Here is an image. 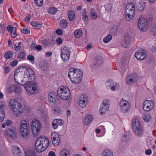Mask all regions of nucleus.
I'll return each mask as SVG.
<instances>
[{
	"label": "nucleus",
	"mask_w": 156,
	"mask_h": 156,
	"mask_svg": "<svg viewBox=\"0 0 156 156\" xmlns=\"http://www.w3.org/2000/svg\"><path fill=\"white\" fill-rule=\"evenodd\" d=\"M39 140H36L35 143L36 150L37 152H41L44 151L45 149L44 147H42V145L39 144Z\"/></svg>",
	"instance_id": "nucleus-21"
},
{
	"label": "nucleus",
	"mask_w": 156,
	"mask_h": 156,
	"mask_svg": "<svg viewBox=\"0 0 156 156\" xmlns=\"http://www.w3.org/2000/svg\"><path fill=\"white\" fill-rule=\"evenodd\" d=\"M154 105V103L151 101L146 100L143 104L144 110L146 112L149 111L153 108Z\"/></svg>",
	"instance_id": "nucleus-12"
},
{
	"label": "nucleus",
	"mask_w": 156,
	"mask_h": 156,
	"mask_svg": "<svg viewBox=\"0 0 156 156\" xmlns=\"http://www.w3.org/2000/svg\"><path fill=\"white\" fill-rule=\"evenodd\" d=\"M6 133L9 137L12 138H15L17 135V132L15 129H7L6 131Z\"/></svg>",
	"instance_id": "nucleus-18"
},
{
	"label": "nucleus",
	"mask_w": 156,
	"mask_h": 156,
	"mask_svg": "<svg viewBox=\"0 0 156 156\" xmlns=\"http://www.w3.org/2000/svg\"><path fill=\"white\" fill-rule=\"evenodd\" d=\"M71 51L70 49L68 47L63 46L62 48L61 56L64 62L67 61L69 58Z\"/></svg>",
	"instance_id": "nucleus-6"
},
{
	"label": "nucleus",
	"mask_w": 156,
	"mask_h": 156,
	"mask_svg": "<svg viewBox=\"0 0 156 156\" xmlns=\"http://www.w3.org/2000/svg\"><path fill=\"white\" fill-rule=\"evenodd\" d=\"M29 129H20V135L25 139H27L29 137Z\"/></svg>",
	"instance_id": "nucleus-24"
},
{
	"label": "nucleus",
	"mask_w": 156,
	"mask_h": 156,
	"mask_svg": "<svg viewBox=\"0 0 156 156\" xmlns=\"http://www.w3.org/2000/svg\"><path fill=\"white\" fill-rule=\"evenodd\" d=\"M107 85L108 86L111 87V90H114L115 89H118L119 85L117 83L113 81H109L107 83Z\"/></svg>",
	"instance_id": "nucleus-23"
},
{
	"label": "nucleus",
	"mask_w": 156,
	"mask_h": 156,
	"mask_svg": "<svg viewBox=\"0 0 156 156\" xmlns=\"http://www.w3.org/2000/svg\"><path fill=\"white\" fill-rule=\"evenodd\" d=\"M118 105L120 111L124 113L128 112L130 109L129 102L123 99L120 101Z\"/></svg>",
	"instance_id": "nucleus-9"
},
{
	"label": "nucleus",
	"mask_w": 156,
	"mask_h": 156,
	"mask_svg": "<svg viewBox=\"0 0 156 156\" xmlns=\"http://www.w3.org/2000/svg\"><path fill=\"white\" fill-rule=\"evenodd\" d=\"M30 24L32 26L36 29L40 28L42 27L41 24L37 23L34 21L31 22Z\"/></svg>",
	"instance_id": "nucleus-39"
},
{
	"label": "nucleus",
	"mask_w": 156,
	"mask_h": 156,
	"mask_svg": "<svg viewBox=\"0 0 156 156\" xmlns=\"http://www.w3.org/2000/svg\"><path fill=\"white\" fill-rule=\"evenodd\" d=\"M133 123H135V124H140V123L139 121V120L136 118H135L134 119H133V120L132 124H133Z\"/></svg>",
	"instance_id": "nucleus-56"
},
{
	"label": "nucleus",
	"mask_w": 156,
	"mask_h": 156,
	"mask_svg": "<svg viewBox=\"0 0 156 156\" xmlns=\"http://www.w3.org/2000/svg\"><path fill=\"white\" fill-rule=\"evenodd\" d=\"M152 31L154 32V35L156 36V23L154 24L153 27Z\"/></svg>",
	"instance_id": "nucleus-61"
},
{
	"label": "nucleus",
	"mask_w": 156,
	"mask_h": 156,
	"mask_svg": "<svg viewBox=\"0 0 156 156\" xmlns=\"http://www.w3.org/2000/svg\"><path fill=\"white\" fill-rule=\"evenodd\" d=\"M94 65H100L103 62V58L101 56H98L94 59Z\"/></svg>",
	"instance_id": "nucleus-29"
},
{
	"label": "nucleus",
	"mask_w": 156,
	"mask_h": 156,
	"mask_svg": "<svg viewBox=\"0 0 156 156\" xmlns=\"http://www.w3.org/2000/svg\"><path fill=\"white\" fill-rule=\"evenodd\" d=\"M60 26L62 28L66 29L68 26V22L66 20L63 19L60 22Z\"/></svg>",
	"instance_id": "nucleus-30"
},
{
	"label": "nucleus",
	"mask_w": 156,
	"mask_h": 156,
	"mask_svg": "<svg viewBox=\"0 0 156 156\" xmlns=\"http://www.w3.org/2000/svg\"><path fill=\"white\" fill-rule=\"evenodd\" d=\"M12 150L13 153L14 155H17L20 153V148L16 146H13L12 147Z\"/></svg>",
	"instance_id": "nucleus-36"
},
{
	"label": "nucleus",
	"mask_w": 156,
	"mask_h": 156,
	"mask_svg": "<svg viewBox=\"0 0 156 156\" xmlns=\"http://www.w3.org/2000/svg\"><path fill=\"white\" fill-rule=\"evenodd\" d=\"M121 67L119 69L121 73H124L128 67V61L126 59H123L121 62Z\"/></svg>",
	"instance_id": "nucleus-17"
},
{
	"label": "nucleus",
	"mask_w": 156,
	"mask_h": 156,
	"mask_svg": "<svg viewBox=\"0 0 156 156\" xmlns=\"http://www.w3.org/2000/svg\"><path fill=\"white\" fill-rule=\"evenodd\" d=\"M31 127L33 134L34 136H37L41 128L40 123L38 120H34L32 122Z\"/></svg>",
	"instance_id": "nucleus-7"
},
{
	"label": "nucleus",
	"mask_w": 156,
	"mask_h": 156,
	"mask_svg": "<svg viewBox=\"0 0 156 156\" xmlns=\"http://www.w3.org/2000/svg\"><path fill=\"white\" fill-rule=\"evenodd\" d=\"M142 17H140L138 20V26L139 29L141 31H144L147 28V23L145 20H142Z\"/></svg>",
	"instance_id": "nucleus-13"
},
{
	"label": "nucleus",
	"mask_w": 156,
	"mask_h": 156,
	"mask_svg": "<svg viewBox=\"0 0 156 156\" xmlns=\"http://www.w3.org/2000/svg\"><path fill=\"white\" fill-rule=\"evenodd\" d=\"M112 35L109 34L103 39V41L105 43H107L110 41L112 39Z\"/></svg>",
	"instance_id": "nucleus-40"
},
{
	"label": "nucleus",
	"mask_w": 156,
	"mask_h": 156,
	"mask_svg": "<svg viewBox=\"0 0 156 156\" xmlns=\"http://www.w3.org/2000/svg\"><path fill=\"white\" fill-rule=\"evenodd\" d=\"M15 89L14 91H15L16 93H19L20 91V88L19 87H17L16 86H15Z\"/></svg>",
	"instance_id": "nucleus-53"
},
{
	"label": "nucleus",
	"mask_w": 156,
	"mask_h": 156,
	"mask_svg": "<svg viewBox=\"0 0 156 156\" xmlns=\"http://www.w3.org/2000/svg\"><path fill=\"white\" fill-rule=\"evenodd\" d=\"M61 156H70L69 151L66 149H62L60 152Z\"/></svg>",
	"instance_id": "nucleus-31"
},
{
	"label": "nucleus",
	"mask_w": 156,
	"mask_h": 156,
	"mask_svg": "<svg viewBox=\"0 0 156 156\" xmlns=\"http://www.w3.org/2000/svg\"><path fill=\"white\" fill-rule=\"evenodd\" d=\"M78 100L79 105L82 108L85 107L87 104L88 99L86 95H80Z\"/></svg>",
	"instance_id": "nucleus-10"
},
{
	"label": "nucleus",
	"mask_w": 156,
	"mask_h": 156,
	"mask_svg": "<svg viewBox=\"0 0 156 156\" xmlns=\"http://www.w3.org/2000/svg\"><path fill=\"white\" fill-rule=\"evenodd\" d=\"M63 124L62 120L60 119H54L52 123V126L53 129H57L58 125L62 126Z\"/></svg>",
	"instance_id": "nucleus-20"
},
{
	"label": "nucleus",
	"mask_w": 156,
	"mask_h": 156,
	"mask_svg": "<svg viewBox=\"0 0 156 156\" xmlns=\"http://www.w3.org/2000/svg\"><path fill=\"white\" fill-rule=\"evenodd\" d=\"M135 11V5L133 3H130L126 5L125 12L127 20L130 21L132 20L134 15Z\"/></svg>",
	"instance_id": "nucleus-4"
},
{
	"label": "nucleus",
	"mask_w": 156,
	"mask_h": 156,
	"mask_svg": "<svg viewBox=\"0 0 156 156\" xmlns=\"http://www.w3.org/2000/svg\"><path fill=\"white\" fill-rule=\"evenodd\" d=\"M15 88V85H10L7 87V91L9 93L12 92L14 90Z\"/></svg>",
	"instance_id": "nucleus-44"
},
{
	"label": "nucleus",
	"mask_w": 156,
	"mask_h": 156,
	"mask_svg": "<svg viewBox=\"0 0 156 156\" xmlns=\"http://www.w3.org/2000/svg\"><path fill=\"white\" fill-rule=\"evenodd\" d=\"M27 59L31 62L33 61H34V57L33 56H32L31 55H29L27 56Z\"/></svg>",
	"instance_id": "nucleus-52"
},
{
	"label": "nucleus",
	"mask_w": 156,
	"mask_h": 156,
	"mask_svg": "<svg viewBox=\"0 0 156 156\" xmlns=\"http://www.w3.org/2000/svg\"><path fill=\"white\" fill-rule=\"evenodd\" d=\"M7 29L8 31L9 32H11L12 31H13L14 29L12 27L11 25H9L7 27Z\"/></svg>",
	"instance_id": "nucleus-58"
},
{
	"label": "nucleus",
	"mask_w": 156,
	"mask_h": 156,
	"mask_svg": "<svg viewBox=\"0 0 156 156\" xmlns=\"http://www.w3.org/2000/svg\"><path fill=\"white\" fill-rule=\"evenodd\" d=\"M25 156H34V151L33 150H27L25 151Z\"/></svg>",
	"instance_id": "nucleus-35"
},
{
	"label": "nucleus",
	"mask_w": 156,
	"mask_h": 156,
	"mask_svg": "<svg viewBox=\"0 0 156 156\" xmlns=\"http://www.w3.org/2000/svg\"><path fill=\"white\" fill-rule=\"evenodd\" d=\"M57 44H60L62 43V40L60 38H57L56 40Z\"/></svg>",
	"instance_id": "nucleus-59"
},
{
	"label": "nucleus",
	"mask_w": 156,
	"mask_h": 156,
	"mask_svg": "<svg viewBox=\"0 0 156 156\" xmlns=\"http://www.w3.org/2000/svg\"><path fill=\"white\" fill-rule=\"evenodd\" d=\"M30 20V16H27L24 19V20L25 21H27L28 22H29Z\"/></svg>",
	"instance_id": "nucleus-64"
},
{
	"label": "nucleus",
	"mask_w": 156,
	"mask_h": 156,
	"mask_svg": "<svg viewBox=\"0 0 156 156\" xmlns=\"http://www.w3.org/2000/svg\"><path fill=\"white\" fill-rule=\"evenodd\" d=\"M15 82L24 87L29 94H34L38 88L37 84L34 82L35 76L33 71L27 66H23L17 69L14 75Z\"/></svg>",
	"instance_id": "nucleus-1"
},
{
	"label": "nucleus",
	"mask_w": 156,
	"mask_h": 156,
	"mask_svg": "<svg viewBox=\"0 0 156 156\" xmlns=\"http://www.w3.org/2000/svg\"><path fill=\"white\" fill-rule=\"evenodd\" d=\"M92 120V118H85L83 120V123L85 125L87 126L91 123Z\"/></svg>",
	"instance_id": "nucleus-37"
},
{
	"label": "nucleus",
	"mask_w": 156,
	"mask_h": 156,
	"mask_svg": "<svg viewBox=\"0 0 156 156\" xmlns=\"http://www.w3.org/2000/svg\"><path fill=\"white\" fill-rule=\"evenodd\" d=\"M150 49L153 51H156V44H152L150 46Z\"/></svg>",
	"instance_id": "nucleus-48"
},
{
	"label": "nucleus",
	"mask_w": 156,
	"mask_h": 156,
	"mask_svg": "<svg viewBox=\"0 0 156 156\" xmlns=\"http://www.w3.org/2000/svg\"><path fill=\"white\" fill-rule=\"evenodd\" d=\"M57 9L56 8L52 7L49 8L48 9V12L52 14H55L57 12Z\"/></svg>",
	"instance_id": "nucleus-33"
},
{
	"label": "nucleus",
	"mask_w": 156,
	"mask_h": 156,
	"mask_svg": "<svg viewBox=\"0 0 156 156\" xmlns=\"http://www.w3.org/2000/svg\"><path fill=\"white\" fill-rule=\"evenodd\" d=\"M68 16L69 20L71 21H73L75 18V12L72 10L69 11L68 12Z\"/></svg>",
	"instance_id": "nucleus-26"
},
{
	"label": "nucleus",
	"mask_w": 156,
	"mask_h": 156,
	"mask_svg": "<svg viewBox=\"0 0 156 156\" xmlns=\"http://www.w3.org/2000/svg\"><path fill=\"white\" fill-rule=\"evenodd\" d=\"M49 156H55V154L53 151H50L48 153Z\"/></svg>",
	"instance_id": "nucleus-63"
},
{
	"label": "nucleus",
	"mask_w": 156,
	"mask_h": 156,
	"mask_svg": "<svg viewBox=\"0 0 156 156\" xmlns=\"http://www.w3.org/2000/svg\"><path fill=\"white\" fill-rule=\"evenodd\" d=\"M48 40V46L52 45L55 43V41L52 39H50Z\"/></svg>",
	"instance_id": "nucleus-49"
},
{
	"label": "nucleus",
	"mask_w": 156,
	"mask_h": 156,
	"mask_svg": "<svg viewBox=\"0 0 156 156\" xmlns=\"http://www.w3.org/2000/svg\"><path fill=\"white\" fill-rule=\"evenodd\" d=\"M57 93L58 96L62 99L65 100H68L70 97V91L67 87L62 86L58 89Z\"/></svg>",
	"instance_id": "nucleus-5"
},
{
	"label": "nucleus",
	"mask_w": 156,
	"mask_h": 156,
	"mask_svg": "<svg viewBox=\"0 0 156 156\" xmlns=\"http://www.w3.org/2000/svg\"><path fill=\"white\" fill-rule=\"evenodd\" d=\"M22 43L21 42H19L17 46H16V44H15L14 47V49L16 51H18L20 50L21 48V45Z\"/></svg>",
	"instance_id": "nucleus-47"
},
{
	"label": "nucleus",
	"mask_w": 156,
	"mask_h": 156,
	"mask_svg": "<svg viewBox=\"0 0 156 156\" xmlns=\"http://www.w3.org/2000/svg\"><path fill=\"white\" fill-rule=\"evenodd\" d=\"M26 53L23 51H21L17 54V58L20 60H24L26 58Z\"/></svg>",
	"instance_id": "nucleus-32"
},
{
	"label": "nucleus",
	"mask_w": 156,
	"mask_h": 156,
	"mask_svg": "<svg viewBox=\"0 0 156 156\" xmlns=\"http://www.w3.org/2000/svg\"><path fill=\"white\" fill-rule=\"evenodd\" d=\"M37 140L39 141V144L42 145V147H44L45 149L49 145V140L46 137L40 136Z\"/></svg>",
	"instance_id": "nucleus-14"
},
{
	"label": "nucleus",
	"mask_w": 156,
	"mask_h": 156,
	"mask_svg": "<svg viewBox=\"0 0 156 156\" xmlns=\"http://www.w3.org/2000/svg\"><path fill=\"white\" fill-rule=\"evenodd\" d=\"M90 16L92 19H96L97 18V15L96 13H95V11L94 9H91L90 12Z\"/></svg>",
	"instance_id": "nucleus-41"
},
{
	"label": "nucleus",
	"mask_w": 156,
	"mask_h": 156,
	"mask_svg": "<svg viewBox=\"0 0 156 156\" xmlns=\"http://www.w3.org/2000/svg\"><path fill=\"white\" fill-rule=\"evenodd\" d=\"M145 153L147 155H151L152 153V151L150 149H148L145 151Z\"/></svg>",
	"instance_id": "nucleus-60"
},
{
	"label": "nucleus",
	"mask_w": 156,
	"mask_h": 156,
	"mask_svg": "<svg viewBox=\"0 0 156 156\" xmlns=\"http://www.w3.org/2000/svg\"><path fill=\"white\" fill-rule=\"evenodd\" d=\"M20 127V129H29V125L27 124V122L24 120L21 121Z\"/></svg>",
	"instance_id": "nucleus-28"
},
{
	"label": "nucleus",
	"mask_w": 156,
	"mask_h": 156,
	"mask_svg": "<svg viewBox=\"0 0 156 156\" xmlns=\"http://www.w3.org/2000/svg\"><path fill=\"white\" fill-rule=\"evenodd\" d=\"M36 49H37L39 51H40L42 50V47L41 45H38L36 46L35 48Z\"/></svg>",
	"instance_id": "nucleus-62"
},
{
	"label": "nucleus",
	"mask_w": 156,
	"mask_h": 156,
	"mask_svg": "<svg viewBox=\"0 0 156 156\" xmlns=\"http://www.w3.org/2000/svg\"><path fill=\"white\" fill-rule=\"evenodd\" d=\"M38 113L39 114L40 116L41 117H45L48 115L47 112L43 110H39Z\"/></svg>",
	"instance_id": "nucleus-42"
},
{
	"label": "nucleus",
	"mask_w": 156,
	"mask_h": 156,
	"mask_svg": "<svg viewBox=\"0 0 156 156\" xmlns=\"http://www.w3.org/2000/svg\"><path fill=\"white\" fill-rule=\"evenodd\" d=\"M75 37L77 38L80 37L82 34V31L80 30H77L74 33Z\"/></svg>",
	"instance_id": "nucleus-38"
},
{
	"label": "nucleus",
	"mask_w": 156,
	"mask_h": 156,
	"mask_svg": "<svg viewBox=\"0 0 156 156\" xmlns=\"http://www.w3.org/2000/svg\"><path fill=\"white\" fill-rule=\"evenodd\" d=\"M21 32L24 34H29L30 33V31L27 29H23L21 30Z\"/></svg>",
	"instance_id": "nucleus-51"
},
{
	"label": "nucleus",
	"mask_w": 156,
	"mask_h": 156,
	"mask_svg": "<svg viewBox=\"0 0 156 156\" xmlns=\"http://www.w3.org/2000/svg\"><path fill=\"white\" fill-rule=\"evenodd\" d=\"M11 33V36L13 38H14L17 35V34H16L15 31V28L14 30L12 31Z\"/></svg>",
	"instance_id": "nucleus-50"
},
{
	"label": "nucleus",
	"mask_w": 156,
	"mask_h": 156,
	"mask_svg": "<svg viewBox=\"0 0 156 156\" xmlns=\"http://www.w3.org/2000/svg\"><path fill=\"white\" fill-rule=\"evenodd\" d=\"M34 2L38 6H41L43 5V0H34Z\"/></svg>",
	"instance_id": "nucleus-45"
},
{
	"label": "nucleus",
	"mask_w": 156,
	"mask_h": 156,
	"mask_svg": "<svg viewBox=\"0 0 156 156\" xmlns=\"http://www.w3.org/2000/svg\"><path fill=\"white\" fill-rule=\"evenodd\" d=\"M104 156H113L112 152L109 150H105L103 153Z\"/></svg>",
	"instance_id": "nucleus-34"
},
{
	"label": "nucleus",
	"mask_w": 156,
	"mask_h": 156,
	"mask_svg": "<svg viewBox=\"0 0 156 156\" xmlns=\"http://www.w3.org/2000/svg\"><path fill=\"white\" fill-rule=\"evenodd\" d=\"M147 55L144 50L140 51L135 53V56L138 60H143L146 57Z\"/></svg>",
	"instance_id": "nucleus-15"
},
{
	"label": "nucleus",
	"mask_w": 156,
	"mask_h": 156,
	"mask_svg": "<svg viewBox=\"0 0 156 156\" xmlns=\"http://www.w3.org/2000/svg\"><path fill=\"white\" fill-rule=\"evenodd\" d=\"M17 64V61L16 60H13L11 62V65L12 66H16Z\"/></svg>",
	"instance_id": "nucleus-57"
},
{
	"label": "nucleus",
	"mask_w": 156,
	"mask_h": 156,
	"mask_svg": "<svg viewBox=\"0 0 156 156\" xmlns=\"http://www.w3.org/2000/svg\"><path fill=\"white\" fill-rule=\"evenodd\" d=\"M131 38L129 35L126 34L125 35L124 41L122 43V46L124 47H127L130 43Z\"/></svg>",
	"instance_id": "nucleus-22"
},
{
	"label": "nucleus",
	"mask_w": 156,
	"mask_h": 156,
	"mask_svg": "<svg viewBox=\"0 0 156 156\" xmlns=\"http://www.w3.org/2000/svg\"><path fill=\"white\" fill-rule=\"evenodd\" d=\"M83 75L82 71L78 69H70L68 74L71 81L74 84L78 83L81 81Z\"/></svg>",
	"instance_id": "nucleus-2"
},
{
	"label": "nucleus",
	"mask_w": 156,
	"mask_h": 156,
	"mask_svg": "<svg viewBox=\"0 0 156 156\" xmlns=\"http://www.w3.org/2000/svg\"><path fill=\"white\" fill-rule=\"evenodd\" d=\"M87 12L86 9H83L81 13V15L82 16V19L84 21H88V16L87 15Z\"/></svg>",
	"instance_id": "nucleus-27"
},
{
	"label": "nucleus",
	"mask_w": 156,
	"mask_h": 156,
	"mask_svg": "<svg viewBox=\"0 0 156 156\" xmlns=\"http://www.w3.org/2000/svg\"><path fill=\"white\" fill-rule=\"evenodd\" d=\"M48 98L50 103H55L58 101L57 96L54 92H50L49 94Z\"/></svg>",
	"instance_id": "nucleus-19"
},
{
	"label": "nucleus",
	"mask_w": 156,
	"mask_h": 156,
	"mask_svg": "<svg viewBox=\"0 0 156 156\" xmlns=\"http://www.w3.org/2000/svg\"><path fill=\"white\" fill-rule=\"evenodd\" d=\"M138 80L137 76L136 74H131L128 76L126 80L127 83L131 84Z\"/></svg>",
	"instance_id": "nucleus-16"
},
{
	"label": "nucleus",
	"mask_w": 156,
	"mask_h": 156,
	"mask_svg": "<svg viewBox=\"0 0 156 156\" xmlns=\"http://www.w3.org/2000/svg\"><path fill=\"white\" fill-rule=\"evenodd\" d=\"M52 144L55 146H58L60 142V136L57 132H53L51 135Z\"/></svg>",
	"instance_id": "nucleus-11"
},
{
	"label": "nucleus",
	"mask_w": 156,
	"mask_h": 156,
	"mask_svg": "<svg viewBox=\"0 0 156 156\" xmlns=\"http://www.w3.org/2000/svg\"><path fill=\"white\" fill-rule=\"evenodd\" d=\"M110 107L109 101L108 99L104 100L101 103L99 112L101 115H104L108 111Z\"/></svg>",
	"instance_id": "nucleus-8"
},
{
	"label": "nucleus",
	"mask_w": 156,
	"mask_h": 156,
	"mask_svg": "<svg viewBox=\"0 0 156 156\" xmlns=\"http://www.w3.org/2000/svg\"><path fill=\"white\" fill-rule=\"evenodd\" d=\"M133 129L135 134L137 136H140L142 133L143 129L141 126H139L137 127L135 126Z\"/></svg>",
	"instance_id": "nucleus-25"
},
{
	"label": "nucleus",
	"mask_w": 156,
	"mask_h": 156,
	"mask_svg": "<svg viewBox=\"0 0 156 156\" xmlns=\"http://www.w3.org/2000/svg\"><path fill=\"white\" fill-rule=\"evenodd\" d=\"M0 117H5L4 110L1 108H0Z\"/></svg>",
	"instance_id": "nucleus-55"
},
{
	"label": "nucleus",
	"mask_w": 156,
	"mask_h": 156,
	"mask_svg": "<svg viewBox=\"0 0 156 156\" xmlns=\"http://www.w3.org/2000/svg\"><path fill=\"white\" fill-rule=\"evenodd\" d=\"M9 103L10 107L13 109L14 114L17 116H20L21 113L24 109L25 105L17 102L16 98L11 99Z\"/></svg>",
	"instance_id": "nucleus-3"
},
{
	"label": "nucleus",
	"mask_w": 156,
	"mask_h": 156,
	"mask_svg": "<svg viewBox=\"0 0 156 156\" xmlns=\"http://www.w3.org/2000/svg\"><path fill=\"white\" fill-rule=\"evenodd\" d=\"M56 34L58 35H62L63 34V31L60 29H58L56 31Z\"/></svg>",
	"instance_id": "nucleus-54"
},
{
	"label": "nucleus",
	"mask_w": 156,
	"mask_h": 156,
	"mask_svg": "<svg viewBox=\"0 0 156 156\" xmlns=\"http://www.w3.org/2000/svg\"><path fill=\"white\" fill-rule=\"evenodd\" d=\"M5 57L6 59H9L12 57V51H7L5 55Z\"/></svg>",
	"instance_id": "nucleus-43"
},
{
	"label": "nucleus",
	"mask_w": 156,
	"mask_h": 156,
	"mask_svg": "<svg viewBox=\"0 0 156 156\" xmlns=\"http://www.w3.org/2000/svg\"><path fill=\"white\" fill-rule=\"evenodd\" d=\"M146 7L145 3H144L141 5H140L138 7V9L140 12H143Z\"/></svg>",
	"instance_id": "nucleus-46"
}]
</instances>
